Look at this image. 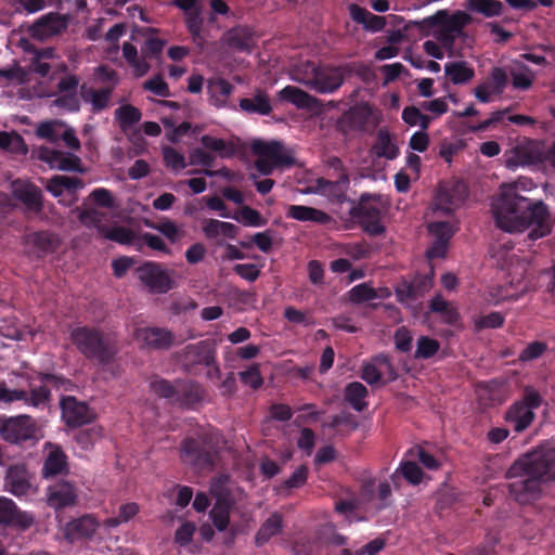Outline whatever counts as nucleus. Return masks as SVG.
<instances>
[{
    "instance_id": "nucleus-1",
    "label": "nucleus",
    "mask_w": 555,
    "mask_h": 555,
    "mask_svg": "<svg viewBox=\"0 0 555 555\" xmlns=\"http://www.w3.org/2000/svg\"><path fill=\"white\" fill-rule=\"evenodd\" d=\"M509 495L519 504L541 499L543 486L555 481V446L544 442L518 457L507 469Z\"/></svg>"
},
{
    "instance_id": "nucleus-2",
    "label": "nucleus",
    "mask_w": 555,
    "mask_h": 555,
    "mask_svg": "<svg viewBox=\"0 0 555 555\" xmlns=\"http://www.w3.org/2000/svg\"><path fill=\"white\" fill-rule=\"evenodd\" d=\"M492 209L496 227L505 232H524L530 229V241H537L552 232L553 221L548 206L542 201L521 196L514 190L503 192Z\"/></svg>"
},
{
    "instance_id": "nucleus-3",
    "label": "nucleus",
    "mask_w": 555,
    "mask_h": 555,
    "mask_svg": "<svg viewBox=\"0 0 555 555\" xmlns=\"http://www.w3.org/2000/svg\"><path fill=\"white\" fill-rule=\"evenodd\" d=\"M221 435L216 429H209L183 439L180 446V457L184 464L198 472H211L219 459Z\"/></svg>"
},
{
    "instance_id": "nucleus-4",
    "label": "nucleus",
    "mask_w": 555,
    "mask_h": 555,
    "mask_svg": "<svg viewBox=\"0 0 555 555\" xmlns=\"http://www.w3.org/2000/svg\"><path fill=\"white\" fill-rule=\"evenodd\" d=\"M69 338L86 359L99 365L111 364L118 353L116 341L94 326H77L70 331Z\"/></svg>"
},
{
    "instance_id": "nucleus-5",
    "label": "nucleus",
    "mask_w": 555,
    "mask_h": 555,
    "mask_svg": "<svg viewBox=\"0 0 555 555\" xmlns=\"http://www.w3.org/2000/svg\"><path fill=\"white\" fill-rule=\"evenodd\" d=\"M473 22V17L464 11L449 14L439 10L434 15L424 18L421 28H435L433 36L447 50L452 51L455 40L463 35L464 28Z\"/></svg>"
},
{
    "instance_id": "nucleus-6",
    "label": "nucleus",
    "mask_w": 555,
    "mask_h": 555,
    "mask_svg": "<svg viewBox=\"0 0 555 555\" xmlns=\"http://www.w3.org/2000/svg\"><path fill=\"white\" fill-rule=\"evenodd\" d=\"M217 344L212 339H204L195 344H189L177 352V361L184 372L197 374L202 369H207V378L215 379L221 375L217 363Z\"/></svg>"
},
{
    "instance_id": "nucleus-7",
    "label": "nucleus",
    "mask_w": 555,
    "mask_h": 555,
    "mask_svg": "<svg viewBox=\"0 0 555 555\" xmlns=\"http://www.w3.org/2000/svg\"><path fill=\"white\" fill-rule=\"evenodd\" d=\"M297 80L320 94H332L336 92L345 81L343 66L317 65L307 62L300 70Z\"/></svg>"
},
{
    "instance_id": "nucleus-8",
    "label": "nucleus",
    "mask_w": 555,
    "mask_h": 555,
    "mask_svg": "<svg viewBox=\"0 0 555 555\" xmlns=\"http://www.w3.org/2000/svg\"><path fill=\"white\" fill-rule=\"evenodd\" d=\"M253 152L258 155L255 162L256 169L263 176H269L278 167H292L295 159L284 151L281 142L255 141L251 146Z\"/></svg>"
},
{
    "instance_id": "nucleus-9",
    "label": "nucleus",
    "mask_w": 555,
    "mask_h": 555,
    "mask_svg": "<svg viewBox=\"0 0 555 555\" xmlns=\"http://www.w3.org/2000/svg\"><path fill=\"white\" fill-rule=\"evenodd\" d=\"M543 402L542 396L532 386H526L520 400L514 402L505 413V420L517 433L527 429L534 421V410Z\"/></svg>"
},
{
    "instance_id": "nucleus-10",
    "label": "nucleus",
    "mask_w": 555,
    "mask_h": 555,
    "mask_svg": "<svg viewBox=\"0 0 555 555\" xmlns=\"http://www.w3.org/2000/svg\"><path fill=\"white\" fill-rule=\"evenodd\" d=\"M140 283L152 294H166L175 287L171 272L163 263L146 260L134 269Z\"/></svg>"
},
{
    "instance_id": "nucleus-11",
    "label": "nucleus",
    "mask_w": 555,
    "mask_h": 555,
    "mask_svg": "<svg viewBox=\"0 0 555 555\" xmlns=\"http://www.w3.org/2000/svg\"><path fill=\"white\" fill-rule=\"evenodd\" d=\"M376 195L364 193L360 196L359 203L351 207L350 216L357 219L362 230L371 236H378L385 232L382 223V210L372 201H376Z\"/></svg>"
},
{
    "instance_id": "nucleus-12",
    "label": "nucleus",
    "mask_w": 555,
    "mask_h": 555,
    "mask_svg": "<svg viewBox=\"0 0 555 555\" xmlns=\"http://www.w3.org/2000/svg\"><path fill=\"white\" fill-rule=\"evenodd\" d=\"M37 425L29 415H17L3 421L0 426V436L9 443L22 444L37 440Z\"/></svg>"
},
{
    "instance_id": "nucleus-13",
    "label": "nucleus",
    "mask_w": 555,
    "mask_h": 555,
    "mask_svg": "<svg viewBox=\"0 0 555 555\" xmlns=\"http://www.w3.org/2000/svg\"><path fill=\"white\" fill-rule=\"evenodd\" d=\"M433 287L431 274H416L412 280L402 279L395 287L397 300L410 305L422 298Z\"/></svg>"
},
{
    "instance_id": "nucleus-14",
    "label": "nucleus",
    "mask_w": 555,
    "mask_h": 555,
    "mask_svg": "<svg viewBox=\"0 0 555 555\" xmlns=\"http://www.w3.org/2000/svg\"><path fill=\"white\" fill-rule=\"evenodd\" d=\"M468 196V188L462 180H453L439 185L436 195V206L446 212L460 207Z\"/></svg>"
},
{
    "instance_id": "nucleus-15",
    "label": "nucleus",
    "mask_w": 555,
    "mask_h": 555,
    "mask_svg": "<svg viewBox=\"0 0 555 555\" xmlns=\"http://www.w3.org/2000/svg\"><path fill=\"white\" fill-rule=\"evenodd\" d=\"M62 417L68 427H80L93 420V413L88 404L68 396L61 401Z\"/></svg>"
},
{
    "instance_id": "nucleus-16",
    "label": "nucleus",
    "mask_w": 555,
    "mask_h": 555,
    "mask_svg": "<svg viewBox=\"0 0 555 555\" xmlns=\"http://www.w3.org/2000/svg\"><path fill=\"white\" fill-rule=\"evenodd\" d=\"M76 501L77 489L72 481L62 478L48 486L47 502L50 507L61 509L75 505Z\"/></svg>"
},
{
    "instance_id": "nucleus-17",
    "label": "nucleus",
    "mask_w": 555,
    "mask_h": 555,
    "mask_svg": "<svg viewBox=\"0 0 555 555\" xmlns=\"http://www.w3.org/2000/svg\"><path fill=\"white\" fill-rule=\"evenodd\" d=\"M135 338L144 347L153 350H167L176 344L175 335L165 327H141L135 331Z\"/></svg>"
},
{
    "instance_id": "nucleus-18",
    "label": "nucleus",
    "mask_w": 555,
    "mask_h": 555,
    "mask_svg": "<svg viewBox=\"0 0 555 555\" xmlns=\"http://www.w3.org/2000/svg\"><path fill=\"white\" fill-rule=\"evenodd\" d=\"M12 194L27 211L40 214L43 209L42 191L31 182L15 180L12 183Z\"/></svg>"
},
{
    "instance_id": "nucleus-19",
    "label": "nucleus",
    "mask_w": 555,
    "mask_h": 555,
    "mask_svg": "<svg viewBox=\"0 0 555 555\" xmlns=\"http://www.w3.org/2000/svg\"><path fill=\"white\" fill-rule=\"evenodd\" d=\"M24 244L33 247V253L37 258H43L57 249L60 240L56 234L43 230L26 234Z\"/></svg>"
},
{
    "instance_id": "nucleus-20",
    "label": "nucleus",
    "mask_w": 555,
    "mask_h": 555,
    "mask_svg": "<svg viewBox=\"0 0 555 555\" xmlns=\"http://www.w3.org/2000/svg\"><path fill=\"white\" fill-rule=\"evenodd\" d=\"M4 487L9 492L18 498L29 493L31 488L29 473L24 464H14L8 467Z\"/></svg>"
},
{
    "instance_id": "nucleus-21",
    "label": "nucleus",
    "mask_w": 555,
    "mask_h": 555,
    "mask_svg": "<svg viewBox=\"0 0 555 555\" xmlns=\"http://www.w3.org/2000/svg\"><path fill=\"white\" fill-rule=\"evenodd\" d=\"M99 528V522L91 515H83L68 521L64 528L65 539L74 543L82 539L91 538Z\"/></svg>"
},
{
    "instance_id": "nucleus-22",
    "label": "nucleus",
    "mask_w": 555,
    "mask_h": 555,
    "mask_svg": "<svg viewBox=\"0 0 555 555\" xmlns=\"http://www.w3.org/2000/svg\"><path fill=\"white\" fill-rule=\"evenodd\" d=\"M40 158L63 171L82 172L81 160L78 156L49 147L40 149Z\"/></svg>"
},
{
    "instance_id": "nucleus-23",
    "label": "nucleus",
    "mask_w": 555,
    "mask_h": 555,
    "mask_svg": "<svg viewBox=\"0 0 555 555\" xmlns=\"http://www.w3.org/2000/svg\"><path fill=\"white\" fill-rule=\"evenodd\" d=\"M205 389L194 380H178L176 403L181 408L195 409L205 398Z\"/></svg>"
},
{
    "instance_id": "nucleus-24",
    "label": "nucleus",
    "mask_w": 555,
    "mask_h": 555,
    "mask_svg": "<svg viewBox=\"0 0 555 555\" xmlns=\"http://www.w3.org/2000/svg\"><path fill=\"white\" fill-rule=\"evenodd\" d=\"M41 474L46 479H52L68 474L67 456L60 447H55L48 453L43 462Z\"/></svg>"
},
{
    "instance_id": "nucleus-25",
    "label": "nucleus",
    "mask_w": 555,
    "mask_h": 555,
    "mask_svg": "<svg viewBox=\"0 0 555 555\" xmlns=\"http://www.w3.org/2000/svg\"><path fill=\"white\" fill-rule=\"evenodd\" d=\"M348 9L352 21L361 24L367 31H380L387 24L385 16L375 15L357 3H351Z\"/></svg>"
},
{
    "instance_id": "nucleus-26",
    "label": "nucleus",
    "mask_w": 555,
    "mask_h": 555,
    "mask_svg": "<svg viewBox=\"0 0 555 555\" xmlns=\"http://www.w3.org/2000/svg\"><path fill=\"white\" fill-rule=\"evenodd\" d=\"M224 37L227 44L238 52L249 53L255 46V33L247 26L233 27Z\"/></svg>"
},
{
    "instance_id": "nucleus-27",
    "label": "nucleus",
    "mask_w": 555,
    "mask_h": 555,
    "mask_svg": "<svg viewBox=\"0 0 555 555\" xmlns=\"http://www.w3.org/2000/svg\"><path fill=\"white\" fill-rule=\"evenodd\" d=\"M281 100L292 103L300 109H313L320 105V100L295 86H286L280 92Z\"/></svg>"
},
{
    "instance_id": "nucleus-28",
    "label": "nucleus",
    "mask_w": 555,
    "mask_h": 555,
    "mask_svg": "<svg viewBox=\"0 0 555 555\" xmlns=\"http://www.w3.org/2000/svg\"><path fill=\"white\" fill-rule=\"evenodd\" d=\"M349 186V175L348 172H343L339 175L337 180L331 181L325 178L317 179V189L318 191L336 199L337 202H344L346 199V192Z\"/></svg>"
},
{
    "instance_id": "nucleus-29",
    "label": "nucleus",
    "mask_w": 555,
    "mask_h": 555,
    "mask_svg": "<svg viewBox=\"0 0 555 555\" xmlns=\"http://www.w3.org/2000/svg\"><path fill=\"white\" fill-rule=\"evenodd\" d=\"M202 231L207 240H217L220 236L234 240L240 232V228L231 222L205 219L202 222Z\"/></svg>"
},
{
    "instance_id": "nucleus-30",
    "label": "nucleus",
    "mask_w": 555,
    "mask_h": 555,
    "mask_svg": "<svg viewBox=\"0 0 555 555\" xmlns=\"http://www.w3.org/2000/svg\"><path fill=\"white\" fill-rule=\"evenodd\" d=\"M234 91V86L224 78H211L207 81V93L210 103L222 108L228 106V100Z\"/></svg>"
},
{
    "instance_id": "nucleus-31",
    "label": "nucleus",
    "mask_w": 555,
    "mask_h": 555,
    "mask_svg": "<svg viewBox=\"0 0 555 555\" xmlns=\"http://www.w3.org/2000/svg\"><path fill=\"white\" fill-rule=\"evenodd\" d=\"M238 105L241 111L247 114L268 116L272 112L270 99L262 90H257L253 98L241 99Z\"/></svg>"
},
{
    "instance_id": "nucleus-32",
    "label": "nucleus",
    "mask_w": 555,
    "mask_h": 555,
    "mask_svg": "<svg viewBox=\"0 0 555 555\" xmlns=\"http://www.w3.org/2000/svg\"><path fill=\"white\" fill-rule=\"evenodd\" d=\"M286 216L298 221H311L318 224H325L330 221V216L326 212L304 205H291Z\"/></svg>"
},
{
    "instance_id": "nucleus-33",
    "label": "nucleus",
    "mask_w": 555,
    "mask_h": 555,
    "mask_svg": "<svg viewBox=\"0 0 555 555\" xmlns=\"http://www.w3.org/2000/svg\"><path fill=\"white\" fill-rule=\"evenodd\" d=\"M283 529V516L282 514L274 512L268 519L260 526L255 537V544L257 546H263L269 540L279 533Z\"/></svg>"
},
{
    "instance_id": "nucleus-34",
    "label": "nucleus",
    "mask_w": 555,
    "mask_h": 555,
    "mask_svg": "<svg viewBox=\"0 0 555 555\" xmlns=\"http://www.w3.org/2000/svg\"><path fill=\"white\" fill-rule=\"evenodd\" d=\"M444 74L453 85H464L475 77V69L466 61H453L444 65Z\"/></svg>"
},
{
    "instance_id": "nucleus-35",
    "label": "nucleus",
    "mask_w": 555,
    "mask_h": 555,
    "mask_svg": "<svg viewBox=\"0 0 555 555\" xmlns=\"http://www.w3.org/2000/svg\"><path fill=\"white\" fill-rule=\"evenodd\" d=\"M466 8L488 18L501 16L504 10L503 3L499 0H466Z\"/></svg>"
},
{
    "instance_id": "nucleus-36",
    "label": "nucleus",
    "mask_w": 555,
    "mask_h": 555,
    "mask_svg": "<svg viewBox=\"0 0 555 555\" xmlns=\"http://www.w3.org/2000/svg\"><path fill=\"white\" fill-rule=\"evenodd\" d=\"M344 396L345 400L357 412H362L367 406V403L364 400L367 396V389L360 382L349 383L345 388Z\"/></svg>"
},
{
    "instance_id": "nucleus-37",
    "label": "nucleus",
    "mask_w": 555,
    "mask_h": 555,
    "mask_svg": "<svg viewBox=\"0 0 555 555\" xmlns=\"http://www.w3.org/2000/svg\"><path fill=\"white\" fill-rule=\"evenodd\" d=\"M66 27V20L57 13H49L40 17L35 24L36 31L41 35L59 34Z\"/></svg>"
},
{
    "instance_id": "nucleus-38",
    "label": "nucleus",
    "mask_w": 555,
    "mask_h": 555,
    "mask_svg": "<svg viewBox=\"0 0 555 555\" xmlns=\"http://www.w3.org/2000/svg\"><path fill=\"white\" fill-rule=\"evenodd\" d=\"M430 310L441 315L442 321L449 325H455L460 320L457 310L440 295L435 296L430 300Z\"/></svg>"
},
{
    "instance_id": "nucleus-39",
    "label": "nucleus",
    "mask_w": 555,
    "mask_h": 555,
    "mask_svg": "<svg viewBox=\"0 0 555 555\" xmlns=\"http://www.w3.org/2000/svg\"><path fill=\"white\" fill-rule=\"evenodd\" d=\"M374 150L378 157H385L387 159H395L399 155V149L392 143L390 133L386 129L378 130Z\"/></svg>"
},
{
    "instance_id": "nucleus-40",
    "label": "nucleus",
    "mask_w": 555,
    "mask_h": 555,
    "mask_svg": "<svg viewBox=\"0 0 555 555\" xmlns=\"http://www.w3.org/2000/svg\"><path fill=\"white\" fill-rule=\"evenodd\" d=\"M100 236L122 245H131L135 238L134 232L122 225H115L112 228L105 225L104 228H101Z\"/></svg>"
},
{
    "instance_id": "nucleus-41",
    "label": "nucleus",
    "mask_w": 555,
    "mask_h": 555,
    "mask_svg": "<svg viewBox=\"0 0 555 555\" xmlns=\"http://www.w3.org/2000/svg\"><path fill=\"white\" fill-rule=\"evenodd\" d=\"M150 388L157 397L166 399L171 403H176L178 380L171 383L168 379L157 376L151 380Z\"/></svg>"
},
{
    "instance_id": "nucleus-42",
    "label": "nucleus",
    "mask_w": 555,
    "mask_h": 555,
    "mask_svg": "<svg viewBox=\"0 0 555 555\" xmlns=\"http://www.w3.org/2000/svg\"><path fill=\"white\" fill-rule=\"evenodd\" d=\"M115 115L122 131L138 124L142 117L141 111L131 104L121 105L116 109Z\"/></svg>"
},
{
    "instance_id": "nucleus-43",
    "label": "nucleus",
    "mask_w": 555,
    "mask_h": 555,
    "mask_svg": "<svg viewBox=\"0 0 555 555\" xmlns=\"http://www.w3.org/2000/svg\"><path fill=\"white\" fill-rule=\"evenodd\" d=\"M201 143L205 149L218 153L222 158H229L235 154L233 144L220 138L204 134L201 138Z\"/></svg>"
},
{
    "instance_id": "nucleus-44",
    "label": "nucleus",
    "mask_w": 555,
    "mask_h": 555,
    "mask_svg": "<svg viewBox=\"0 0 555 555\" xmlns=\"http://www.w3.org/2000/svg\"><path fill=\"white\" fill-rule=\"evenodd\" d=\"M232 219L246 227H263L267 224V219L258 210L249 206H243L235 211L232 215Z\"/></svg>"
},
{
    "instance_id": "nucleus-45",
    "label": "nucleus",
    "mask_w": 555,
    "mask_h": 555,
    "mask_svg": "<svg viewBox=\"0 0 555 555\" xmlns=\"http://www.w3.org/2000/svg\"><path fill=\"white\" fill-rule=\"evenodd\" d=\"M371 116V109L367 106L352 107L344 114V120L352 130H362L365 128Z\"/></svg>"
},
{
    "instance_id": "nucleus-46",
    "label": "nucleus",
    "mask_w": 555,
    "mask_h": 555,
    "mask_svg": "<svg viewBox=\"0 0 555 555\" xmlns=\"http://www.w3.org/2000/svg\"><path fill=\"white\" fill-rule=\"evenodd\" d=\"M139 505L134 502L122 504L119 507L118 515L107 518L105 520V526L108 528H115L124 522H128L139 513Z\"/></svg>"
},
{
    "instance_id": "nucleus-47",
    "label": "nucleus",
    "mask_w": 555,
    "mask_h": 555,
    "mask_svg": "<svg viewBox=\"0 0 555 555\" xmlns=\"http://www.w3.org/2000/svg\"><path fill=\"white\" fill-rule=\"evenodd\" d=\"M440 349V344L437 339L428 336H421L416 341V350L414 353L415 359H430Z\"/></svg>"
},
{
    "instance_id": "nucleus-48",
    "label": "nucleus",
    "mask_w": 555,
    "mask_h": 555,
    "mask_svg": "<svg viewBox=\"0 0 555 555\" xmlns=\"http://www.w3.org/2000/svg\"><path fill=\"white\" fill-rule=\"evenodd\" d=\"M138 247L141 248L142 245H146L149 248L159 251L165 255H171V249L167 246L165 241L156 235L152 234L150 232L142 233L138 237Z\"/></svg>"
},
{
    "instance_id": "nucleus-49",
    "label": "nucleus",
    "mask_w": 555,
    "mask_h": 555,
    "mask_svg": "<svg viewBox=\"0 0 555 555\" xmlns=\"http://www.w3.org/2000/svg\"><path fill=\"white\" fill-rule=\"evenodd\" d=\"M349 299L353 304H362L378 297L376 291L367 283H361L349 291Z\"/></svg>"
},
{
    "instance_id": "nucleus-50",
    "label": "nucleus",
    "mask_w": 555,
    "mask_h": 555,
    "mask_svg": "<svg viewBox=\"0 0 555 555\" xmlns=\"http://www.w3.org/2000/svg\"><path fill=\"white\" fill-rule=\"evenodd\" d=\"M103 218L104 214L94 208L82 209L78 215V219L83 225L94 228L99 234L101 228L105 227V224H103Z\"/></svg>"
},
{
    "instance_id": "nucleus-51",
    "label": "nucleus",
    "mask_w": 555,
    "mask_h": 555,
    "mask_svg": "<svg viewBox=\"0 0 555 555\" xmlns=\"http://www.w3.org/2000/svg\"><path fill=\"white\" fill-rule=\"evenodd\" d=\"M505 318L501 312L493 311L487 315L478 317L475 322V328L480 331L483 328H499L504 324Z\"/></svg>"
},
{
    "instance_id": "nucleus-52",
    "label": "nucleus",
    "mask_w": 555,
    "mask_h": 555,
    "mask_svg": "<svg viewBox=\"0 0 555 555\" xmlns=\"http://www.w3.org/2000/svg\"><path fill=\"white\" fill-rule=\"evenodd\" d=\"M50 389L47 386L34 387L27 392L26 404L34 408L46 405L50 399Z\"/></svg>"
},
{
    "instance_id": "nucleus-53",
    "label": "nucleus",
    "mask_w": 555,
    "mask_h": 555,
    "mask_svg": "<svg viewBox=\"0 0 555 555\" xmlns=\"http://www.w3.org/2000/svg\"><path fill=\"white\" fill-rule=\"evenodd\" d=\"M241 382L250 386L253 389H258L262 386L263 379L258 364L249 366L247 370L238 373Z\"/></svg>"
},
{
    "instance_id": "nucleus-54",
    "label": "nucleus",
    "mask_w": 555,
    "mask_h": 555,
    "mask_svg": "<svg viewBox=\"0 0 555 555\" xmlns=\"http://www.w3.org/2000/svg\"><path fill=\"white\" fill-rule=\"evenodd\" d=\"M341 66L344 76L346 74H354L363 81H370L374 76L372 68L363 62L347 63Z\"/></svg>"
},
{
    "instance_id": "nucleus-55",
    "label": "nucleus",
    "mask_w": 555,
    "mask_h": 555,
    "mask_svg": "<svg viewBox=\"0 0 555 555\" xmlns=\"http://www.w3.org/2000/svg\"><path fill=\"white\" fill-rule=\"evenodd\" d=\"M143 89L151 91L158 96L166 98L170 95L169 87L162 75H156L153 78L144 81Z\"/></svg>"
},
{
    "instance_id": "nucleus-56",
    "label": "nucleus",
    "mask_w": 555,
    "mask_h": 555,
    "mask_svg": "<svg viewBox=\"0 0 555 555\" xmlns=\"http://www.w3.org/2000/svg\"><path fill=\"white\" fill-rule=\"evenodd\" d=\"M547 350L546 343L532 341L519 354V361L528 362L540 358Z\"/></svg>"
},
{
    "instance_id": "nucleus-57",
    "label": "nucleus",
    "mask_w": 555,
    "mask_h": 555,
    "mask_svg": "<svg viewBox=\"0 0 555 555\" xmlns=\"http://www.w3.org/2000/svg\"><path fill=\"white\" fill-rule=\"evenodd\" d=\"M89 198L99 207L112 208L115 205L114 196L112 192L105 188L94 189Z\"/></svg>"
},
{
    "instance_id": "nucleus-58",
    "label": "nucleus",
    "mask_w": 555,
    "mask_h": 555,
    "mask_svg": "<svg viewBox=\"0 0 555 555\" xmlns=\"http://www.w3.org/2000/svg\"><path fill=\"white\" fill-rule=\"evenodd\" d=\"M57 107L64 108L70 113L80 111V100L77 92L62 93L54 101Z\"/></svg>"
},
{
    "instance_id": "nucleus-59",
    "label": "nucleus",
    "mask_w": 555,
    "mask_h": 555,
    "mask_svg": "<svg viewBox=\"0 0 555 555\" xmlns=\"http://www.w3.org/2000/svg\"><path fill=\"white\" fill-rule=\"evenodd\" d=\"M164 162L167 167L172 169H184L186 167L183 154L176 149L167 146L163 150Z\"/></svg>"
},
{
    "instance_id": "nucleus-60",
    "label": "nucleus",
    "mask_w": 555,
    "mask_h": 555,
    "mask_svg": "<svg viewBox=\"0 0 555 555\" xmlns=\"http://www.w3.org/2000/svg\"><path fill=\"white\" fill-rule=\"evenodd\" d=\"M428 231L436 240L449 242L453 236V230L448 221H436L428 224Z\"/></svg>"
},
{
    "instance_id": "nucleus-61",
    "label": "nucleus",
    "mask_w": 555,
    "mask_h": 555,
    "mask_svg": "<svg viewBox=\"0 0 555 555\" xmlns=\"http://www.w3.org/2000/svg\"><path fill=\"white\" fill-rule=\"evenodd\" d=\"M401 474L410 483L418 485L424 476L422 468L414 462H404L401 464Z\"/></svg>"
},
{
    "instance_id": "nucleus-62",
    "label": "nucleus",
    "mask_w": 555,
    "mask_h": 555,
    "mask_svg": "<svg viewBox=\"0 0 555 555\" xmlns=\"http://www.w3.org/2000/svg\"><path fill=\"white\" fill-rule=\"evenodd\" d=\"M324 426L330 427L335 430H339V428L341 426H346L350 430H353L358 427V424L354 421V416L352 414L344 412V413L334 415L327 424H324Z\"/></svg>"
},
{
    "instance_id": "nucleus-63",
    "label": "nucleus",
    "mask_w": 555,
    "mask_h": 555,
    "mask_svg": "<svg viewBox=\"0 0 555 555\" xmlns=\"http://www.w3.org/2000/svg\"><path fill=\"white\" fill-rule=\"evenodd\" d=\"M137 259L134 257L121 256L112 261L113 273L117 279H121L129 269H131L135 263Z\"/></svg>"
},
{
    "instance_id": "nucleus-64",
    "label": "nucleus",
    "mask_w": 555,
    "mask_h": 555,
    "mask_svg": "<svg viewBox=\"0 0 555 555\" xmlns=\"http://www.w3.org/2000/svg\"><path fill=\"white\" fill-rule=\"evenodd\" d=\"M112 92V88H102L95 92L90 103L92 105L93 113H99L108 106Z\"/></svg>"
}]
</instances>
